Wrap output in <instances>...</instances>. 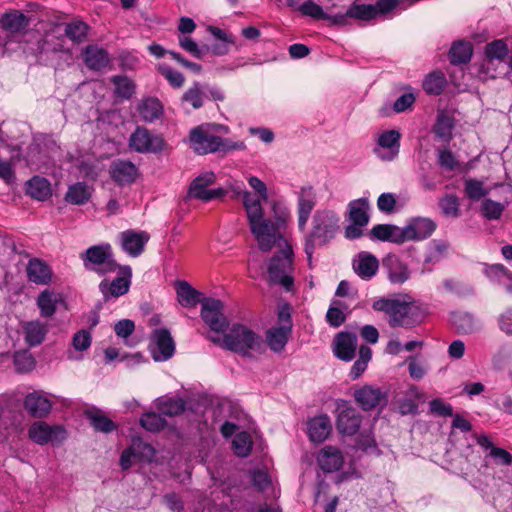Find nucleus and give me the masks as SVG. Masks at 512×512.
<instances>
[{
  "mask_svg": "<svg viewBox=\"0 0 512 512\" xmlns=\"http://www.w3.org/2000/svg\"><path fill=\"white\" fill-rule=\"evenodd\" d=\"M218 126L203 124L191 129L189 133L190 147L198 155H207L216 152H230L244 150L242 141L223 139L217 135Z\"/></svg>",
  "mask_w": 512,
  "mask_h": 512,
  "instance_id": "obj_1",
  "label": "nucleus"
},
{
  "mask_svg": "<svg viewBox=\"0 0 512 512\" xmlns=\"http://www.w3.org/2000/svg\"><path fill=\"white\" fill-rule=\"evenodd\" d=\"M372 308L388 315V324L392 328L411 329L418 326L424 319L421 308L414 302L398 299L381 298L373 302Z\"/></svg>",
  "mask_w": 512,
  "mask_h": 512,
  "instance_id": "obj_2",
  "label": "nucleus"
},
{
  "mask_svg": "<svg viewBox=\"0 0 512 512\" xmlns=\"http://www.w3.org/2000/svg\"><path fill=\"white\" fill-rule=\"evenodd\" d=\"M339 218L330 210H317L312 218V229L305 236L304 251L311 262L316 245L327 244L338 229Z\"/></svg>",
  "mask_w": 512,
  "mask_h": 512,
  "instance_id": "obj_3",
  "label": "nucleus"
},
{
  "mask_svg": "<svg viewBox=\"0 0 512 512\" xmlns=\"http://www.w3.org/2000/svg\"><path fill=\"white\" fill-rule=\"evenodd\" d=\"M207 338L229 351L248 355L249 351L256 350L261 344V338L253 330L243 324H233L223 338L219 335H209Z\"/></svg>",
  "mask_w": 512,
  "mask_h": 512,
  "instance_id": "obj_4",
  "label": "nucleus"
},
{
  "mask_svg": "<svg viewBox=\"0 0 512 512\" xmlns=\"http://www.w3.org/2000/svg\"><path fill=\"white\" fill-rule=\"evenodd\" d=\"M80 258L86 270L95 272L101 277L114 273L119 268L109 243L90 246L80 254Z\"/></svg>",
  "mask_w": 512,
  "mask_h": 512,
  "instance_id": "obj_5",
  "label": "nucleus"
},
{
  "mask_svg": "<svg viewBox=\"0 0 512 512\" xmlns=\"http://www.w3.org/2000/svg\"><path fill=\"white\" fill-rule=\"evenodd\" d=\"M293 256L292 247L286 244L284 249L272 257L268 267L271 282L281 285L286 291H292L294 287Z\"/></svg>",
  "mask_w": 512,
  "mask_h": 512,
  "instance_id": "obj_6",
  "label": "nucleus"
},
{
  "mask_svg": "<svg viewBox=\"0 0 512 512\" xmlns=\"http://www.w3.org/2000/svg\"><path fill=\"white\" fill-rule=\"evenodd\" d=\"M248 223L261 251L268 252L278 242H286L282 230L271 219L265 218L264 212L249 219Z\"/></svg>",
  "mask_w": 512,
  "mask_h": 512,
  "instance_id": "obj_7",
  "label": "nucleus"
},
{
  "mask_svg": "<svg viewBox=\"0 0 512 512\" xmlns=\"http://www.w3.org/2000/svg\"><path fill=\"white\" fill-rule=\"evenodd\" d=\"M201 306V318L204 323L216 335L224 333L229 327V322L223 313V302L219 299L205 298L201 301Z\"/></svg>",
  "mask_w": 512,
  "mask_h": 512,
  "instance_id": "obj_8",
  "label": "nucleus"
},
{
  "mask_svg": "<svg viewBox=\"0 0 512 512\" xmlns=\"http://www.w3.org/2000/svg\"><path fill=\"white\" fill-rule=\"evenodd\" d=\"M115 273H117V276L112 281L105 278L99 283V291L105 301L123 296L130 289L132 279L131 267L119 264V268Z\"/></svg>",
  "mask_w": 512,
  "mask_h": 512,
  "instance_id": "obj_9",
  "label": "nucleus"
},
{
  "mask_svg": "<svg viewBox=\"0 0 512 512\" xmlns=\"http://www.w3.org/2000/svg\"><path fill=\"white\" fill-rule=\"evenodd\" d=\"M129 146L139 153H158L164 149L165 141L147 128L137 127L129 138Z\"/></svg>",
  "mask_w": 512,
  "mask_h": 512,
  "instance_id": "obj_10",
  "label": "nucleus"
},
{
  "mask_svg": "<svg viewBox=\"0 0 512 512\" xmlns=\"http://www.w3.org/2000/svg\"><path fill=\"white\" fill-rule=\"evenodd\" d=\"M215 180L216 176L212 171L200 174L191 182L188 191L189 196L204 202L225 196L227 192L223 188L208 189Z\"/></svg>",
  "mask_w": 512,
  "mask_h": 512,
  "instance_id": "obj_11",
  "label": "nucleus"
},
{
  "mask_svg": "<svg viewBox=\"0 0 512 512\" xmlns=\"http://www.w3.org/2000/svg\"><path fill=\"white\" fill-rule=\"evenodd\" d=\"M336 428L342 435H355L361 426L362 416L346 401L337 402Z\"/></svg>",
  "mask_w": 512,
  "mask_h": 512,
  "instance_id": "obj_12",
  "label": "nucleus"
},
{
  "mask_svg": "<svg viewBox=\"0 0 512 512\" xmlns=\"http://www.w3.org/2000/svg\"><path fill=\"white\" fill-rule=\"evenodd\" d=\"M401 133L397 130H386L378 135L374 154L382 161H393L400 151Z\"/></svg>",
  "mask_w": 512,
  "mask_h": 512,
  "instance_id": "obj_13",
  "label": "nucleus"
},
{
  "mask_svg": "<svg viewBox=\"0 0 512 512\" xmlns=\"http://www.w3.org/2000/svg\"><path fill=\"white\" fill-rule=\"evenodd\" d=\"M279 320L281 326L272 327L266 332L267 344L274 352H281L285 348L292 332V322L289 314L280 312Z\"/></svg>",
  "mask_w": 512,
  "mask_h": 512,
  "instance_id": "obj_14",
  "label": "nucleus"
},
{
  "mask_svg": "<svg viewBox=\"0 0 512 512\" xmlns=\"http://www.w3.org/2000/svg\"><path fill=\"white\" fill-rule=\"evenodd\" d=\"M151 342V352L155 361H166L174 355L175 343L167 329L154 330Z\"/></svg>",
  "mask_w": 512,
  "mask_h": 512,
  "instance_id": "obj_15",
  "label": "nucleus"
},
{
  "mask_svg": "<svg viewBox=\"0 0 512 512\" xmlns=\"http://www.w3.org/2000/svg\"><path fill=\"white\" fill-rule=\"evenodd\" d=\"M383 270L392 284L401 285L411 277V270L398 255L388 254L382 260Z\"/></svg>",
  "mask_w": 512,
  "mask_h": 512,
  "instance_id": "obj_16",
  "label": "nucleus"
},
{
  "mask_svg": "<svg viewBox=\"0 0 512 512\" xmlns=\"http://www.w3.org/2000/svg\"><path fill=\"white\" fill-rule=\"evenodd\" d=\"M149 239L150 235L146 231L130 229L119 234V242L122 250L131 257L140 256Z\"/></svg>",
  "mask_w": 512,
  "mask_h": 512,
  "instance_id": "obj_17",
  "label": "nucleus"
},
{
  "mask_svg": "<svg viewBox=\"0 0 512 512\" xmlns=\"http://www.w3.org/2000/svg\"><path fill=\"white\" fill-rule=\"evenodd\" d=\"M356 403L365 411L386 405L387 395L380 388L373 385H365L354 391Z\"/></svg>",
  "mask_w": 512,
  "mask_h": 512,
  "instance_id": "obj_18",
  "label": "nucleus"
},
{
  "mask_svg": "<svg viewBox=\"0 0 512 512\" xmlns=\"http://www.w3.org/2000/svg\"><path fill=\"white\" fill-rule=\"evenodd\" d=\"M23 407L33 418H45L52 409V401L42 391L28 393L23 400Z\"/></svg>",
  "mask_w": 512,
  "mask_h": 512,
  "instance_id": "obj_19",
  "label": "nucleus"
},
{
  "mask_svg": "<svg viewBox=\"0 0 512 512\" xmlns=\"http://www.w3.org/2000/svg\"><path fill=\"white\" fill-rule=\"evenodd\" d=\"M316 205V193L311 186L302 187L298 192L297 214L298 228L305 232L311 212Z\"/></svg>",
  "mask_w": 512,
  "mask_h": 512,
  "instance_id": "obj_20",
  "label": "nucleus"
},
{
  "mask_svg": "<svg viewBox=\"0 0 512 512\" xmlns=\"http://www.w3.org/2000/svg\"><path fill=\"white\" fill-rule=\"evenodd\" d=\"M352 268L361 279L370 280L379 269V261L372 253L362 251L353 258Z\"/></svg>",
  "mask_w": 512,
  "mask_h": 512,
  "instance_id": "obj_21",
  "label": "nucleus"
},
{
  "mask_svg": "<svg viewBox=\"0 0 512 512\" xmlns=\"http://www.w3.org/2000/svg\"><path fill=\"white\" fill-rule=\"evenodd\" d=\"M436 229V224L429 218H415L403 227L404 240H423L428 238Z\"/></svg>",
  "mask_w": 512,
  "mask_h": 512,
  "instance_id": "obj_22",
  "label": "nucleus"
},
{
  "mask_svg": "<svg viewBox=\"0 0 512 512\" xmlns=\"http://www.w3.org/2000/svg\"><path fill=\"white\" fill-rule=\"evenodd\" d=\"M82 58L86 67L93 71H101L110 63L108 51L96 44L86 46L82 52Z\"/></svg>",
  "mask_w": 512,
  "mask_h": 512,
  "instance_id": "obj_23",
  "label": "nucleus"
},
{
  "mask_svg": "<svg viewBox=\"0 0 512 512\" xmlns=\"http://www.w3.org/2000/svg\"><path fill=\"white\" fill-rule=\"evenodd\" d=\"M22 331L25 343L29 347H36L42 344L45 340L49 331V326L47 323L42 322L39 319L30 320L23 323Z\"/></svg>",
  "mask_w": 512,
  "mask_h": 512,
  "instance_id": "obj_24",
  "label": "nucleus"
},
{
  "mask_svg": "<svg viewBox=\"0 0 512 512\" xmlns=\"http://www.w3.org/2000/svg\"><path fill=\"white\" fill-rule=\"evenodd\" d=\"M357 337L355 334L340 332L334 340V353L343 361H351L355 356Z\"/></svg>",
  "mask_w": 512,
  "mask_h": 512,
  "instance_id": "obj_25",
  "label": "nucleus"
},
{
  "mask_svg": "<svg viewBox=\"0 0 512 512\" xmlns=\"http://www.w3.org/2000/svg\"><path fill=\"white\" fill-rule=\"evenodd\" d=\"M371 240L383 242H393L397 244L404 243L403 228L392 224L375 225L369 232Z\"/></svg>",
  "mask_w": 512,
  "mask_h": 512,
  "instance_id": "obj_26",
  "label": "nucleus"
},
{
  "mask_svg": "<svg viewBox=\"0 0 512 512\" xmlns=\"http://www.w3.org/2000/svg\"><path fill=\"white\" fill-rule=\"evenodd\" d=\"M59 430L60 426H50L45 422L36 421L30 425L28 437L36 444L45 445L50 441H54Z\"/></svg>",
  "mask_w": 512,
  "mask_h": 512,
  "instance_id": "obj_27",
  "label": "nucleus"
},
{
  "mask_svg": "<svg viewBox=\"0 0 512 512\" xmlns=\"http://www.w3.org/2000/svg\"><path fill=\"white\" fill-rule=\"evenodd\" d=\"M138 169L130 161L118 160L112 163L110 174L119 185L130 184L135 181Z\"/></svg>",
  "mask_w": 512,
  "mask_h": 512,
  "instance_id": "obj_28",
  "label": "nucleus"
},
{
  "mask_svg": "<svg viewBox=\"0 0 512 512\" xmlns=\"http://www.w3.org/2000/svg\"><path fill=\"white\" fill-rule=\"evenodd\" d=\"M26 272L28 280L37 285H47L52 280L51 268L45 262L37 258L29 260Z\"/></svg>",
  "mask_w": 512,
  "mask_h": 512,
  "instance_id": "obj_29",
  "label": "nucleus"
},
{
  "mask_svg": "<svg viewBox=\"0 0 512 512\" xmlns=\"http://www.w3.org/2000/svg\"><path fill=\"white\" fill-rule=\"evenodd\" d=\"M317 462L324 472L330 473L338 471L342 467L344 459L339 449L326 446L320 451Z\"/></svg>",
  "mask_w": 512,
  "mask_h": 512,
  "instance_id": "obj_30",
  "label": "nucleus"
},
{
  "mask_svg": "<svg viewBox=\"0 0 512 512\" xmlns=\"http://www.w3.org/2000/svg\"><path fill=\"white\" fill-rule=\"evenodd\" d=\"M331 429V421L327 415H319L308 421V436L312 442H324Z\"/></svg>",
  "mask_w": 512,
  "mask_h": 512,
  "instance_id": "obj_31",
  "label": "nucleus"
},
{
  "mask_svg": "<svg viewBox=\"0 0 512 512\" xmlns=\"http://www.w3.org/2000/svg\"><path fill=\"white\" fill-rule=\"evenodd\" d=\"M22 415L0 400V433L9 435L21 426Z\"/></svg>",
  "mask_w": 512,
  "mask_h": 512,
  "instance_id": "obj_32",
  "label": "nucleus"
},
{
  "mask_svg": "<svg viewBox=\"0 0 512 512\" xmlns=\"http://www.w3.org/2000/svg\"><path fill=\"white\" fill-rule=\"evenodd\" d=\"M1 27L9 34H17L24 30L28 24L27 16L19 10H11L3 14L0 19Z\"/></svg>",
  "mask_w": 512,
  "mask_h": 512,
  "instance_id": "obj_33",
  "label": "nucleus"
},
{
  "mask_svg": "<svg viewBox=\"0 0 512 512\" xmlns=\"http://www.w3.org/2000/svg\"><path fill=\"white\" fill-rule=\"evenodd\" d=\"M163 110L162 103L156 97L144 98L137 106V111L145 122H154L160 119L163 115Z\"/></svg>",
  "mask_w": 512,
  "mask_h": 512,
  "instance_id": "obj_34",
  "label": "nucleus"
},
{
  "mask_svg": "<svg viewBox=\"0 0 512 512\" xmlns=\"http://www.w3.org/2000/svg\"><path fill=\"white\" fill-rule=\"evenodd\" d=\"M59 301L60 295L49 289L42 291L36 299V305L40 311V316L43 318L52 317L56 312Z\"/></svg>",
  "mask_w": 512,
  "mask_h": 512,
  "instance_id": "obj_35",
  "label": "nucleus"
},
{
  "mask_svg": "<svg viewBox=\"0 0 512 512\" xmlns=\"http://www.w3.org/2000/svg\"><path fill=\"white\" fill-rule=\"evenodd\" d=\"M93 188L85 182H77L68 187L66 202L74 205L86 204L92 196Z\"/></svg>",
  "mask_w": 512,
  "mask_h": 512,
  "instance_id": "obj_36",
  "label": "nucleus"
},
{
  "mask_svg": "<svg viewBox=\"0 0 512 512\" xmlns=\"http://www.w3.org/2000/svg\"><path fill=\"white\" fill-rule=\"evenodd\" d=\"M178 302L183 307H194L197 305L200 293L194 289L188 282L179 280L175 283Z\"/></svg>",
  "mask_w": 512,
  "mask_h": 512,
  "instance_id": "obj_37",
  "label": "nucleus"
},
{
  "mask_svg": "<svg viewBox=\"0 0 512 512\" xmlns=\"http://www.w3.org/2000/svg\"><path fill=\"white\" fill-rule=\"evenodd\" d=\"M349 221L358 225H367L369 222V203L367 199L353 200L348 205Z\"/></svg>",
  "mask_w": 512,
  "mask_h": 512,
  "instance_id": "obj_38",
  "label": "nucleus"
},
{
  "mask_svg": "<svg viewBox=\"0 0 512 512\" xmlns=\"http://www.w3.org/2000/svg\"><path fill=\"white\" fill-rule=\"evenodd\" d=\"M26 193L34 199L44 201L51 195V185L47 179L35 176L27 182Z\"/></svg>",
  "mask_w": 512,
  "mask_h": 512,
  "instance_id": "obj_39",
  "label": "nucleus"
},
{
  "mask_svg": "<svg viewBox=\"0 0 512 512\" xmlns=\"http://www.w3.org/2000/svg\"><path fill=\"white\" fill-rule=\"evenodd\" d=\"M85 414L96 431L110 433L116 429L115 423L98 408H90Z\"/></svg>",
  "mask_w": 512,
  "mask_h": 512,
  "instance_id": "obj_40",
  "label": "nucleus"
},
{
  "mask_svg": "<svg viewBox=\"0 0 512 512\" xmlns=\"http://www.w3.org/2000/svg\"><path fill=\"white\" fill-rule=\"evenodd\" d=\"M206 98V85L194 82L182 95V102L189 104L193 109H199L204 105Z\"/></svg>",
  "mask_w": 512,
  "mask_h": 512,
  "instance_id": "obj_41",
  "label": "nucleus"
},
{
  "mask_svg": "<svg viewBox=\"0 0 512 512\" xmlns=\"http://www.w3.org/2000/svg\"><path fill=\"white\" fill-rule=\"evenodd\" d=\"M446 77L441 71H433L423 80V89L427 94L440 95L446 86Z\"/></svg>",
  "mask_w": 512,
  "mask_h": 512,
  "instance_id": "obj_42",
  "label": "nucleus"
},
{
  "mask_svg": "<svg viewBox=\"0 0 512 512\" xmlns=\"http://www.w3.org/2000/svg\"><path fill=\"white\" fill-rule=\"evenodd\" d=\"M471 57L472 46L468 42H455L449 51L450 62L454 65L466 64L470 61Z\"/></svg>",
  "mask_w": 512,
  "mask_h": 512,
  "instance_id": "obj_43",
  "label": "nucleus"
},
{
  "mask_svg": "<svg viewBox=\"0 0 512 512\" xmlns=\"http://www.w3.org/2000/svg\"><path fill=\"white\" fill-rule=\"evenodd\" d=\"M89 31V25L80 19H73L66 23V37L74 42L81 43L86 41Z\"/></svg>",
  "mask_w": 512,
  "mask_h": 512,
  "instance_id": "obj_44",
  "label": "nucleus"
},
{
  "mask_svg": "<svg viewBox=\"0 0 512 512\" xmlns=\"http://www.w3.org/2000/svg\"><path fill=\"white\" fill-rule=\"evenodd\" d=\"M156 406L161 415L165 416H176L185 410V403L179 398H160Z\"/></svg>",
  "mask_w": 512,
  "mask_h": 512,
  "instance_id": "obj_45",
  "label": "nucleus"
},
{
  "mask_svg": "<svg viewBox=\"0 0 512 512\" xmlns=\"http://www.w3.org/2000/svg\"><path fill=\"white\" fill-rule=\"evenodd\" d=\"M464 192L468 199L478 201L489 194V190L485 188L484 182L474 178L464 180Z\"/></svg>",
  "mask_w": 512,
  "mask_h": 512,
  "instance_id": "obj_46",
  "label": "nucleus"
},
{
  "mask_svg": "<svg viewBox=\"0 0 512 512\" xmlns=\"http://www.w3.org/2000/svg\"><path fill=\"white\" fill-rule=\"evenodd\" d=\"M489 277L502 285L506 291L512 294V273L502 265H493L488 270Z\"/></svg>",
  "mask_w": 512,
  "mask_h": 512,
  "instance_id": "obj_47",
  "label": "nucleus"
},
{
  "mask_svg": "<svg viewBox=\"0 0 512 512\" xmlns=\"http://www.w3.org/2000/svg\"><path fill=\"white\" fill-rule=\"evenodd\" d=\"M438 204L446 217L457 218L460 215V201L455 194L443 195Z\"/></svg>",
  "mask_w": 512,
  "mask_h": 512,
  "instance_id": "obj_48",
  "label": "nucleus"
},
{
  "mask_svg": "<svg viewBox=\"0 0 512 512\" xmlns=\"http://www.w3.org/2000/svg\"><path fill=\"white\" fill-rule=\"evenodd\" d=\"M165 418L155 412H146L140 418V425L149 432H159L166 426Z\"/></svg>",
  "mask_w": 512,
  "mask_h": 512,
  "instance_id": "obj_49",
  "label": "nucleus"
},
{
  "mask_svg": "<svg viewBox=\"0 0 512 512\" xmlns=\"http://www.w3.org/2000/svg\"><path fill=\"white\" fill-rule=\"evenodd\" d=\"M506 206L500 202L486 198L482 201L480 211L487 220H499Z\"/></svg>",
  "mask_w": 512,
  "mask_h": 512,
  "instance_id": "obj_50",
  "label": "nucleus"
},
{
  "mask_svg": "<svg viewBox=\"0 0 512 512\" xmlns=\"http://www.w3.org/2000/svg\"><path fill=\"white\" fill-rule=\"evenodd\" d=\"M111 82L115 86V93L124 99H130L135 93V84L127 76H113Z\"/></svg>",
  "mask_w": 512,
  "mask_h": 512,
  "instance_id": "obj_51",
  "label": "nucleus"
},
{
  "mask_svg": "<svg viewBox=\"0 0 512 512\" xmlns=\"http://www.w3.org/2000/svg\"><path fill=\"white\" fill-rule=\"evenodd\" d=\"M242 200L248 220L264 212L261 205L263 199L259 195L256 196L249 191H243Z\"/></svg>",
  "mask_w": 512,
  "mask_h": 512,
  "instance_id": "obj_52",
  "label": "nucleus"
},
{
  "mask_svg": "<svg viewBox=\"0 0 512 512\" xmlns=\"http://www.w3.org/2000/svg\"><path fill=\"white\" fill-rule=\"evenodd\" d=\"M508 46L502 39L494 40L485 47V55L488 61H503L508 55Z\"/></svg>",
  "mask_w": 512,
  "mask_h": 512,
  "instance_id": "obj_53",
  "label": "nucleus"
},
{
  "mask_svg": "<svg viewBox=\"0 0 512 512\" xmlns=\"http://www.w3.org/2000/svg\"><path fill=\"white\" fill-rule=\"evenodd\" d=\"M142 447L144 451L149 454H153L154 450L150 444H145L141 442H133L132 446L125 449L120 457V466L123 470H127L132 465V459L137 455V448Z\"/></svg>",
  "mask_w": 512,
  "mask_h": 512,
  "instance_id": "obj_54",
  "label": "nucleus"
},
{
  "mask_svg": "<svg viewBox=\"0 0 512 512\" xmlns=\"http://www.w3.org/2000/svg\"><path fill=\"white\" fill-rule=\"evenodd\" d=\"M347 15L356 20L370 21L375 17V10L372 4H352L347 9Z\"/></svg>",
  "mask_w": 512,
  "mask_h": 512,
  "instance_id": "obj_55",
  "label": "nucleus"
},
{
  "mask_svg": "<svg viewBox=\"0 0 512 512\" xmlns=\"http://www.w3.org/2000/svg\"><path fill=\"white\" fill-rule=\"evenodd\" d=\"M15 369L20 373L29 372L35 366V359L27 350L15 352L13 356Z\"/></svg>",
  "mask_w": 512,
  "mask_h": 512,
  "instance_id": "obj_56",
  "label": "nucleus"
},
{
  "mask_svg": "<svg viewBox=\"0 0 512 512\" xmlns=\"http://www.w3.org/2000/svg\"><path fill=\"white\" fill-rule=\"evenodd\" d=\"M232 443L234 452L237 456L246 457L249 455L252 448V441L248 433L241 432L236 434Z\"/></svg>",
  "mask_w": 512,
  "mask_h": 512,
  "instance_id": "obj_57",
  "label": "nucleus"
},
{
  "mask_svg": "<svg viewBox=\"0 0 512 512\" xmlns=\"http://www.w3.org/2000/svg\"><path fill=\"white\" fill-rule=\"evenodd\" d=\"M28 157L31 164L37 166V168L48 166L51 162L50 154L42 152L39 143H34L30 146Z\"/></svg>",
  "mask_w": 512,
  "mask_h": 512,
  "instance_id": "obj_58",
  "label": "nucleus"
},
{
  "mask_svg": "<svg viewBox=\"0 0 512 512\" xmlns=\"http://www.w3.org/2000/svg\"><path fill=\"white\" fill-rule=\"evenodd\" d=\"M159 73L169 82V84L175 88L183 86L185 78L183 74L166 64H160L158 66Z\"/></svg>",
  "mask_w": 512,
  "mask_h": 512,
  "instance_id": "obj_59",
  "label": "nucleus"
},
{
  "mask_svg": "<svg viewBox=\"0 0 512 512\" xmlns=\"http://www.w3.org/2000/svg\"><path fill=\"white\" fill-rule=\"evenodd\" d=\"M92 343V335L89 330L81 329L72 337V347L76 352H83L90 348Z\"/></svg>",
  "mask_w": 512,
  "mask_h": 512,
  "instance_id": "obj_60",
  "label": "nucleus"
},
{
  "mask_svg": "<svg viewBox=\"0 0 512 512\" xmlns=\"http://www.w3.org/2000/svg\"><path fill=\"white\" fill-rule=\"evenodd\" d=\"M452 321L460 333H471L475 329L474 318L468 313L455 314Z\"/></svg>",
  "mask_w": 512,
  "mask_h": 512,
  "instance_id": "obj_61",
  "label": "nucleus"
},
{
  "mask_svg": "<svg viewBox=\"0 0 512 512\" xmlns=\"http://www.w3.org/2000/svg\"><path fill=\"white\" fill-rule=\"evenodd\" d=\"M342 302L334 301L326 313L327 322L333 327L341 326L345 321V315L341 310Z\"/></svg>",
  "mask_w": 512,
  "mask_h": 512,
  "instance_id": "obj_62",
  "label": "nucleus"
},
{
  "mask_svg": "<svg viewBox=\"0 0 512 512\" xmlns=\"http://www.w3.org/2000/svg\"><path fill=\"white\" fill-rule=\"evenodd\" d=\"M272 211L275 217V224L280 230L285 229L287 222L290 220L291 214L289 209L280 202H274L272 204Z\"/></svg>",
  "mask_w": 512,
  "mask_h": 512,
  "instance_id": "obj_63",
  "label": "nucleus"
},
{
  "mask_svg": "<svg viewBox=\"0 0 512 512\" xmlns=\"http://www.w3.org/2000/svg\"><path fill=\"white\" fill-rule=\"evenodd\" d=\"M298 9L302 15L309 16L314 19H326L327 17V14L323 11L322 7L313 1L304 2Z\"/></svg>",
  "mask_w": 512,
  "mask_h": 512,
  "instance_id": "obj_64",
  "label": "nucleus"
}]
</instances>
